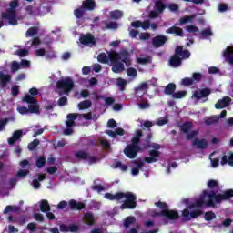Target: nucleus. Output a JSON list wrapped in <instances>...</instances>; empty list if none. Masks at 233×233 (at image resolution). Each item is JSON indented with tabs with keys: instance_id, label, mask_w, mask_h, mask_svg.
I'll use <instances>...</instances> for the list:
<instances>
[{
	"instance_id": "nucleus-35",
	"label": "nucleus",
	"mask_w": 233,
	"mask_h": 233,
	"mask_svg": "<svg viewBox=\"0 0 233 233\" xmlns=\"http://www.w3.org/2000/svg\"><path fill=\"white\" fill-rule=\"evenodd\" d=\"M37 34H39V27L37 26H33L30 27L26 33H25V36L26 37H34L35 35H37Z\"/></svg>"
},
{
	"instance_id": "nucleus-40",
	"label": "nucleus",
	"mask_w": 233,
	"mask_h": 233,
	"mask_svg": "<svg viewBox=\"0 0 233 233\" xmlns=\"http://www.w3.org/2000/svg\"><path fill=\"white\" fill-rule=\"evenodd\" d=\"M208 188L210 190L218 189L219 188V182L218 180L210 179L208 181Z\"/></svg>"
},
{
	"instance_id": "nucleus-52",
	"label": "nucleus",
	"mask_w": 233,
	"mask_h": 233,
	"mask_svg": "<svg viewBox=\"0 0 233 233\" xmlns=\"http://www.w3.org/2000/svg\"><path fill=\"white\" fill-rule=\"evenodd\" d=\"M115 168H120V170H122V172H127L128 170V167L127 165H123V163H121V161L116 162Z\"/></svg>"
},
{
	"instance_id": "nucleus-31",
	"label": "nucleus",
	"mask_w": 233,
	"mask_h": 233,
	"mask_svg": "<svg viewBox=\"0 0 233 233\" xmlns=\"http://www.w3.org/2000/svg\"><path fill=\"white\" fill-rule=\"evenodd\" d=\"M98 63H102L103 65L108 64L110 61V55H106V53H100L97 56Z\"/></svg>"
},
{
	"instance_id": "nucleus-32",
	"label": "nucleus",
	"mask_w": 233,
	"mask_h": 233,
	"mask_svg": "<svg viewBox=\"0 0 233 233\" xmlns=\"http://www.w3.org/2000/svg\"><path fill=\"white\" fill-rule=\"evenodd\" d=\"M155 8L158 14H163V12H165V8H167V5H165L161 0H157L155 2Z\"/></svg>"
},
{
	"instance_id": "nucleus-50",
	"label": "nucleus",
	"mask_w": 233,
	"mask_h": 233,
	"mask_svg": "<svg viewBox=\"0 0 233 233\" xmlns=\"http://www.w3.org/2000/svg\"><path fill=\"white\" fill-rule=\"evenodd\" d=\"M186 30L189 34H196V32H199V28H198V26H196L194 25H189L186 26Z\"/></svg>"
},
{
	"instance_id": "nucleus-47",
	"label": "nucleus",
	"mask_w": 233,
	"mask_h": 233,
	"mask_svg": "<svg viewBox=\"0 0 233 233\" xmlns=\"http://www.w3.org/2000/svg\"><path fill=\"white\" fill-rule=\"evenodd\" d=\"M224 57L228 59L229 65H233V55H230V48H226L224 51Z\"/></svg>"
},
{
	"instance_id": "nucleus-10",
	"label": "nucleus",
	"mask_w": 233,
	"mask_h": 233,
	"mask_svg": "<svg viewBox=\"0 0 233 233\" xmlns=\"http://www.w3.org/2000/svg\"><path fill=\"white\" fill-rule=\"evenodd\" d=\"M203 214V211L201 209H196L190 212L188 208H185L182 211V216L184 217L185 221H190V219H196V218H199Z\"/></svg>"
},
{
	"instance_id": "nucleus-59",
	"label": "nucleus",
	"mask_w": 233,
	"mask_h": 233,
	"mask_svg": "<svg viewBox=\"0 0 233 233\" xmlns=\"http://www.w3.org/2000/svg\"><path fill=\"white\" fill-rule=\"evenodd\" d=\"M66 105H68V98L66 96L60 97L58 100V106H66Z\"/></svg>"
},
{
	"instance_id": "nucleus-4",
	"label": "nucleus",
	"mask_w": 233,
	"mask_h": 233,
	"mask_svg": "<svg viewBox=\"0 0 233 233\" xmlns=\"http://www.w3.org/2000/svg\"><path fill=\"white\" fill-rule=\"evenodd\" d=\"M9 6L10 8L5 13H2V19L8 21L11 26H17L19 23L17 22V9L15 8L19 6V2L17 0L11 1Z\"/></svg>"
},
{
	"instance_id": "nucleus-11",
	"label": "nucleus",
	"mask_w": 233,
	"mask_h": 233,
	"mask_svg": "<svg viewBox=\"0 0 233 233\" xmlns=\"http://www.w3.org/2000/svg\"><path fill=\"white\" fill-rule=\"evenodd\" d=\"M168 41V37L163 35H158L152 38V46L154 48H161Z\"/></svg>"
},
{
	"instance_id": "nucleus-42",
	"label": "nucleus",
	"mask_w": 233,
	"mask_h": 233,
	"mask_svg": "<svg viewBox=\"0 0 233 233\" xmlns=\"http://www.w3.org/2000/svg\"><path fill=\"white\" fill-rule=\"evenodd\" d=\"M127 83L128 82L126 79H123V78L116 79V85H117V86H119V88L122 92H123V90H125Z\"/></svg>"
},
{
	"instance_id": "nucleus-39",
	"label": "nucleus",
	"mask_w": 233,
	"mask_h": 233,
	"mask_svg": "<svg viewBox=\"0 0 233 233\" xmlns=\"http://www.w3.org/2000/svg\"><path fill=\"white\" fill-rule=\"evenodd\" d=\"M41 212H50V204L48 200H42L40 204Z\"/></svg>"
},
{
	"instance_id": "nucleus-64",
	"label": "nucleus",
	"mask_w": 233,
	"mask_h": 233,
	"mask_svg": "<svg viewBox=\"0 0 233 233\" xmlns=\"http://www.w3.org/2000/svg\"><path fill=\"white\" fill-rule=\"evenodd\" d=\"M17 53H18L19 57H26V56H28L27 49H19L17 51Z\"/></svg>"
},
{
	"instance_id": "nucleus-19",
	"label": "nucleus",
	"mask_w": 233,
	"mask_h": 233,
	"mask_svg": "<svg viewBox=\"0 0 233 233\" xmlns=\"http://www.w3.org/2000/svg\"><path fill=\"white\" fill-rule=\"evenodd\" d=\"M12 81V76L8 74L3 73V71H0V85L2 88H5Z\"/></svg>"
},
{
	"instance_id": "nucleus-53",
	"label": "nucleus",
	"mask_w": 233,
	"mask_h": 233,
	"mask_svg": "<svg viewBox=\"0 0 233 233\" xmlns=\"http://www.w3.org/2000/svg\"><path fill=\"white\" fill-rule=\"evenodd\" d=\"M106 28L107 30H117L118 25L116 22H108L106 24Z\"/></svg>"
},
{
	"instance_id": "nucleus-14",
	"label": "nucleus",
	"mask_w": 233,
	"mask_h": 233,
	"mask_svg": "<svg viewBox=\"0 0 233 233\" xmlns=\"http://www.w3.org/2000/svg\"><path fill=\"white\" fill-rule=\"evenodd\" d=\"M161 156V152L157 151V150H150L149 151V157H146L144 158V161L146 163H157V161H159V159H157V157H159Z\"/></svg>"
},
{
	"instance_id": "nucleus-44",
	"label": "nucleus",
	"mask_w": 233,
	"mask_h": 233,
	"mask_svg": "<svg viewBox=\"0 0 233 233\" xmlns=\"http://www.w3.org/2000/svg\"><path fill=\"white\" fill-rule=\"evenodd\" d=\"M40 144H41V141H39V139H35L34 141L28 144L27 148L28 150H31V151L35 150V148H37V147H39Z\"/></svg>"
},
{
	"instance_id": "nucleus-5",
	"label": "nucleus",
	"mask_w": 233,
	"mask_h": 233,
	"mask_svg": "<svg viewBox=\"0 0 233 233\" xmlns=\"http://www.w3.org/2000/svg\"><path fill=\"white\" fill-rule=\"evenodd\" d=\"M126 200L120 206L121 210H134L137 207V202H136V196L131 192L123 193V199Z\"/></svg>"
},
{
	"instance_id": "nucleus-7",
	"label": "nucleus",
	"mask_w": 233,
	"mask_h": 233,
	"mask_svg": "<svg viewBox=\"0 0 233 233\" xmlns=\"http://www.w3.org/2000/svg\"><path fill=\"white\" fill-rule=\"evenodd\" d=\"M23 101L24 103H27L29 105V114H39V102L37 99H35V97L27 94L23 97Z\"/></svg>"
},
{
	"instance_id": "nucleus-29",
	"label": "nucleus",
	"mask_w": 233,
	"mask_h": 233,
	"mask_svg": "<svg viewBox=\"0 0 233 233\" xmlns=\"http://www.w3.org/2000/svg\"><path fill=\"white\" fill-rule=\"evenodd\" d=\"M176 92V84L169 83L167 86H166L164 89V94L166 96H174V93Z\"/></svg>"
},
{
	"instance_id": "nucleus-23",
	"label": "nucleus",
	"mask_w": 233,
	"mask_h": 233,
	"mask_svg": "<svg viewBox=\"0 0 233 233\" xmlns=\"http://www.w3.org/2000/svg\"><path fill=\"white\" fill-rule=\"evenodd\" d=\"M96 6H97V5L94 0H85L82 3V7L84 8V10H87L88 12H92V10H95Z\"/></svg>"
},
{
	"instance_id": "nucleus-51",
	"label": "nucleus",
	"mask_w": 233,
	"mask_h": 233,
	"mask_svg": "<svg viewBox=\"0 0 233 233\" xmlns=\"http://www.w3.org/2000/svg\"><path fill=\"white\" fill-rule=\"evenodd\" d=\"M127 75L129 76V77H137V70L133 67H129L127 69Z\"/></svg>"
},
{
	"instance_id": "nucleus-46",
	"label": "nucleus",
	"mask_w": 233,
	"mask_h": 233,
	"mask_svg": "<svg viewBox=\"0 0 233 233\" xmlns=\"http://www.w3.org/2000/svg\"><path fill=\"white\" fill-rule=\"evenodd\" d=\"M46 165V158L44 156H41L36 160V167L37 168H43Z\"/></svg>"
},
{
	"instance_id": "nucleus-33",
	"label": "nucleus",
	"mask_w": 233,
	"mask_h": 233,
	"mask_svg": "<svg viewBox=\"0 0 233 233\" xmlns=\"http://www.w3.org/2000/svg\"><path fill=\"white\" fill-rule=\"evenodd\" d=\"M192 122H184L181 126H180V130L184 133V134H188V132H190V130H192Z\"/></svg>"
},
{
	"instance_id": "nucleus-37",
	"label": "nucleus",
	"mask_w": 233,
	"mask_h": 233,
	"mask_svg": "<svg viewBox=\"0 0 233 233\" xmlns=\"http://www.w3.org/2000/svg\"><path fill=\"white\" fill-rule=\"evenodd\" d=\"M85 8L81 6L80 8H76L74 10V15L76 17V19H83V16L85 15Z\"/></svg>"
},
{
	"instance_id": "nucleus-62",
	"label": "nucleus",
	"mask_w": 233,
	"mask_h": 233,
	"mask_svg": "<svg viewBox=\"0 0 233 233\" xmlns=\"http://www.w3.org/2000/svg\"><path fill=\"white\" fill-rule=\"evenodd\" d=\"M167 8L170 10V12H177L179 10V5L177 4H169Z\"/></svg>"
},
{
	"instance_id": "nucleus-3",
	"label": "nucleus",
	"mask_w": 233,
	"mask_h": 233,
	"mask_svg": "<svg viewBox=\"0 0 233 233\" xmlns=\"http://www.w3.org/2000/svg\"><path fill=\"white\" fill-rule=\"evenodd\" d=\"M188 57H190L188 49H183V46H177L175 54L169 58V66L172 68H177L183 64V59H188Z\"/></svg>"
},
{
	"instance_id": "nucleus-18",
	"label": "nucleus",
	"mask_w": 233,
	"mask_h": 233,
	"mask_svg": "<svg viewBox=\"0 0 233 233\" xmlns=\"http://www.w3.org/2000/svg\"><path fill=\"white\" fill-rule=\"evenodd\" d=\"M166 34H171V35H176L177 37H183V29L181 27H178L177 25H173L169 27L168 29L166 30Z\"/></svg>"
},
{
	"instance_id": "nucleus-58",
	"label": "nucleus",
	"mask_w": 233,
	"mask_h": 233,
	"mask_svg": "<svg viewBox=\"0 0 233 233\" xmlns=\"http://www.w3.org/2000/svg\"><path fill=\"white\" fill-rule=\"evenodd\" d=\"M30 174V170L28 169H20L16 176L17 177H25V176H28Z\"/></svg>"
},
{
	"instance_id": "nucleus-43",
	"label": "nucleus",
	"mask_w": 233,
	"mask_h": 233,
	"mask_svg": "<svg viewBox=\"0 0 233 233\" xmlns=\"http://www.w3.org/2000/svg\"><path fill=\"white\" fill-rule=\"evenodd\" d=\"M200 34L202 39H207V37L214 35V33H212V30L210 28L202 30Z\"/></svg>"
},
{
	"instance_id": "nucleus-30",
	"label": "nucleus",
	"mask_w": 233,
	"mask_h": 233,
	"mask_svg": "<svg viewBox=\"0 0 233 233\" xmlns=\"http://www.w3.org/2000/svg\"><path fill=\"white\" fill-rule=\"evenodd\" d=\"M110 19H114L115 21H117L123 17V11L121 10H114L109 13Z\"/></svg>"
},
{
	"instance_id": "nucleus-20",
	"label": "nucleus",
	"mask_w": 233,
	"mask_h": 233,
	"mask_svg": "<svg viewBox=\"0 0 233 233\" xmlns=\"http://www.w3.org/2000/svg\"><path fill=\"white\" fill-rule=\"evenodd\" d=\"M149 86L147 82H143L140 85H138L137 87H135V94L137 95H141L144 96L147 90H148Z\"/></svg>"
},
{
	"instance_id": "nucleus-26",
	"label": "nucleus",
	"mask_w": 233,
	"mask_h": 233,
	"mask_svg": "<svg viewBox=\"0 0 233 233\" xmlns=\"http://www.w3.org/2000/svg\"><path fill=\"white\" fill-rule=\"evenodd\" d=\"M84 223L86 225H88L89 227H92L94 223H96V220L94 218V214L87 212L84 215Z\"/></svg>"
},
{
	"instance_id": "nucleus-21",
	"label": "nucleus",
	"mask_w": 233,
	"mask_h": 233,
	"mask_svg": "<svg viewBox=\"0 0 233 233\" xmlns=\"http://www.w3.org/2000/svg\"><path fill=\"white\" fill-rule=\"evenodd\" d=\"M163 215H164V218H167V219H170V220L179 219V212L176 210L167 209L164 211Z\"/></svg>"
},
{
	"instance_id": "nucleus-17",
	"label": "nucleus",
	"mask_w": 233,
	"mask_h": 233,
	"mask_svg": "<svg viewBox=\"0 0 233 233\" xmlns=\"http://www.w3.org/2000/svg\"><path fill=\"white\" fill-rule=\"evenodd\" d=\"M79 117V114L77 113H70L67 115V121H66V125L68 128H72V127H76V119Z\"/></svg>"
},
{
	"instance_id": "nucleus-34",
	"label": "nucleus",
	"mask_w": 233,
	"mask_h": 233,
	"mask_svg": "<svg viewBox=\"0 0 233 233\" xmlns=\"http://www.w3.org/2000/svg\"><path fill=\"white\" fill-rule=\"evenodd\" d=\"M91 107H92V101L90 100H84L78 104L79 110H87V108H91Z\"/></svg>"
},
{
	"instance_id": "nucleus-8",
	"label": "nucleus",
	"mask_w": 233,
	"mask_h": 233,
	"mask_svg": "<svg viewBox=\"0 0 233 233\" xmlns=\"http://www.w3.org/2000/svg\"><path fill=\"white\" fill-rule=\"evenodd\" d=\"M140 151H141V147L139 146L129 144L124 149V154L129 159H136V157H137V152H140Z\"/></svg>"
},
{
	"instance_id": "nucleus-61",
	"label": "nucleus",
	"mask_w": 233,
	"mask_h": 233,
	"mask_svg": "<svg viewBox=\"0 0 233 233\" xmlns=\"http://www.w3.org/2000/svg\"><path fill=\"white\" fill-rule=\"evenodd\" d=\"M15 139L19 141L20 137H23V130H15L12 136Z\"/></svg>"
},
{
	"instance_id": "nucleus-1",
	"label": "nucleus",
	"mask_w": 233,
	"mask_h": 233,
	"mask_svg": "<svg viewBox=\"0 0 233 233\" xmlns=\"http://www.w3.org/2000/svg\"><path fill=\"white\" fill-rule=\"evenodd\" d=\"M233 198V189L224 190L222 193L217 194L216 191L203 190L199 198L195 203L190 204L187 208L192 210L194 208H201L207 207L209 208H216V205H221L223 201H228Z\"/></svg>"
},
{
	"instance_id": "nucleus-57",
	"label": "nucleus",
	"mask_w": 233,
	"mask_h": 233,
	"mask_svg": "<svg viewBox=\"0 0 233 233\" xmlns=\"http://www.w3.org/2000/svg\"><path fill=\"white\" fill-rule=\"evenodd\" d=\"M193 79V83H198V81H201V79H203V75L201 73H193L192 75V78Z\"/></svg>"
},
{
	"instance_id": "nucleus-2",
	"label": "nucleus",
	"mask_w": 233,
	"mask_h": 233,
	"mask_svg": "<svg viewBox=\"0 0 233 233\" xmlns=\"http://www.w3.org/2000/svg\"><path fill=\"white\" fill-rule=\"evenodd\" d=\"M109 59L112 65L111 70L115 74H121V72H124L125 65L126 66H130L132 65V62L130 61V53L127 50H122L119 53H110Z\"/></svg>"
},
{
	"instance_id": "nucleus-24",
	"label": "nucleus",
	"mask_w": 233,
	"mask_h": 233,
	"mask_svg": "<svg viewBox=\"0 0 233 233\" xmlns=\"http://www.w3.org/2000/svg\"><path fill=\"white\" fill-rule=\"evenodd\" d=\"M106 199H109V201H121L123 199V192H117L116 194L106 193Z\"/></svg>"
},
{
	"instance_id": "nucleus-36",
	"label": "nucleus",
	"mask_w": 233,
	"mask_h": 233,
	"mask_svg": "<svg viewBox=\"0 0 233 233\" xmlns=\"http://www.w3.org/2000/svg\"><path fill=\"white\" fill-rule=\"evenodd\" d=\"M218 121H219V116L214 115V116H209V117H207L205 119V124L208 127H210V125H214L215 123H218Z\"/></svg>"
},
{
	"instance_id": "nucleus-6",
	"label": "nucleus",
	"mask_w": 233,
	"mask_h": 233,
	"mask_svg": "<svg viewBox=\"0 0 233 233\" xmlns=\"http://www.w3.org/2000/svg\"><path fill=\"white\" fill-rule=\"evenodd\" d=\"M56 86L58 90H63L64 94H69V92L74 90V86H76V85L74 84V79H72V77L66 76L64 79L58 80Z\"/></svg>"
},
{
	"instance_id": "nucleus-54",
	"label": "nucleus",
	"mask_w": 233,
	"mask_h": 233,
	"mask_svg": "<svg viewBox=\"0 0 233 233\" xmlns=\"http://www.w3.org/2000/svg\"><path fill=\"white\" fill-rule=\"evenodd\" d=\"M21 68V64H19L17 61H13L11 64V72L15 73L17 72Z\"/></svg>"
},
{
	"instance_id": "nucleus-25",
	"label": "nucleus",
	"mask_w": 233,
	"mask_h": 233,
	"mask_svg": "<svg viewBox=\"0 0 233 233\" xmlns=\"http://www.w3.org/2000/svg\"><path fill=\"white\" fill-rule=\"evenodd\" d=\"M141 137H143V131L141 129H137L136 131L135 137L131 139V144L135 147H139V143H141Z\"/></svg>"
},
{
	"instance_id": "nucleus-41",
	"label": "nucleus",
	"mask_w": 233,
	"mask_h": 233,
	"mask_svg": "<svg viewBox=\"0 0 233 233\" xmlns=\"http://www.w3.org/2000/svg\"><path fill=\"white\" fill-rule=\"evenodd\" d=\"M134 223H136V217H127L124 220V227L128 228V227H130V225H134Z\"/></svg>"
},
{
	"instance_id": "nucleus-38",
	"label": "nucleus",
	"mask_w": 233,
	"mask_h": 233,
	"mask_svg": "<svg viewBox=\"0 0 233 233\" xmlns=\"http://www.w3.org/2000/svg\"><path fill=\"white\" fill-rule=\"evenodd\" d=\"M199 136V129L193 130L191 132L187 133L186 138L187 141H192V139H196Z\"/></svg>"
},
{
	"instance_id": "nucleus-28",
	"label": "nucleus",
	"mask_w": 233,
	"mask_h": 233,
	"mask_svg": "<svg viewBox=\"0 0 233 233\" xmlns=\"http://www.w3.org/2000/svg\"><path fill=\"white\" fill-rule=\"evenodd\" d=\"M195 17H196V15H186L179 19V23H177L176 26L177 25L182 26V25H187V23H192Z\"/></svg>"
},
{
	"instance_id": "nucleus-22",
	"label": "nucleus",
	"mask_w": 233,
	"mask_h": 233,
	"mask_svg": "<svg viewBox=\"0 0 233 233\" xmlns=\"http://www.w3.org/2000/svg\"><path fill=\"white\" fill-rule=\"evenodd\" d=\"M106 134H107V136H109L110 137H113V139H116V137H117L118 136H125V129L117 127L116 129H115V131L106 130Z\"/></svg>"
},
{
	"instance_id": "nucleus-12",
	"label": "nucleus",
	"mask_w": 233,
	"mask_h": 233,
	"mask_svg": "<svg viewBox=\"0 0 233 233\" xmlns=\"http://www.w3.org/2000/svg\"><path fill=\"white\" fill-rule=\"evenodd\" d=\"M68 207L70 210H84V208H86V204L81 201L77 202L76 199H70Z\"/></svg>"
},
{
	"instance_id": "nucleus-13",
	"label": "nucleus",
	"mask_w": 233,
	"mask_h": 233,
	"mask_svg": "<svg viewBox=\"0 0 233 233\" xmlns=\"http://www.w3.org/2000/svg\"><path fill=\"white\" fill-rule=\"evenodd\" d=\"M192 146L195 147L198 150H207L208 148V141L207 139H194L192 142Z\"/></svg>"
},
{
	"instance_id": "nucleus-49",
	"label": "nucleus",
	"mask_w": 233,
	"mask_h": 233,
	"mask_svg": "<svg viewBox=\"0 0 233 233\" xmlns=\"http://www.w3.org/2000/svg\"><path fill=\"white\" fill-rule=\"evenodd\" d=\"M181 85H183V86H192V85H194V79L190 77H185L182 79Z\"/></svg>"
},
{
	"instance_id": "nucleus-63",
	"label": "nucleus",
	"mask_w": 233,
	"mask_h": 233,
	"mask_svg": "<svg viewBox=\"0 0 233 233\" xmlns=\"http://www.w3.org/2000/svg\"><path fill=\"white\" fill-rule=\"evenodd\" d=\"M69 232H78L79 231V226L76 224H71L68 226Z\"/></svg>"
},
{
	"instance_id": "nucleus-9",
	"label": "nucleus",
	"mask_w": 233,
	"mask_h": 233,
	"mask_svg": "<svg viewBox=\"0 0 233 233\" xmlns=\"http://www.w3.org/2000/svg\"><path fill=\"white\" fill-rule=\"evenodd\" d=\"M210 94H212V90H210V88L206 87V88H202L200 90H196L193 94V97H195V99H198V101H199V99H205L203 100V103H206V101H208V96H210Z\"/></svg>"
},
{
	"instance_id": "nucleus-55",
	"label": "nucleus",
	"mask_w": 233,
	"mask_h": 233,
	"mask_svg": "<svg viewBox=\"0 0 233 233\" xmlns=\"http://www.w3.org/2000/svg\"><path fill=\"white\" fill-rule=\"evenodd\" d=\"M144 148H153V150H159L161 148V145L157 143H151L149 145H144Z\"/></svg>"
},
{
	"instance_id": "nucleus-60",
	"label": "nucleus",
	"mask_w": 233,
	"mask_h": 233,
	"mask_svg": "<svg viewBox=\"0 0 233 233\" xmlns=\"http://www.w3.org/2000/svg\"><path fill=\"white\" fill-rule=\"evenodd\" d=\"M11 94L13 97H17V96H19V86H13L11 88Z\"/></svg>"
},
{
	"instance_id": "nucleus-15",
	"label": "nucleus",
	"mask_w": 233,
	"mask_h": 233,
	"mask_svg": "<svg viewBox=\"0 0 233 233\" xmlns=\"http://www.w3.org/2000/svg\"><path fill=\"white\" fill-rule=\"evenodd\" d=\"M230 101H232L230 96H224L222 99L217 102V105H215V108H217V110L227 108V106L230 105Z\"/></svg>"
},
{
	"instance_id": "nucleus-48",
	"label": "nucleus",
	"mask_w": 233,
	"mask_h": 233,
	"mask_svg": "<svg viewBox=\"0 0 233 233\" xmlns=\"http://www.w3.org/2000/svg\"><path fill=\"white\" fill-rule=\"evenodd\" d=\"M187 96V91H177L172 96L173 99H183Z\"/></svg>"
},
{
	"instance_id": "nucleus-45",
	"label": "nucleus",
	"mask_w": 233,
	"mask_h": 233,
	"mask_svg": "<svg viewBox=\"0 0 233 233\" xmlns=\"http://www.w3.org/2000/svg\"><path fill=\"white\" fill-rule=\"evenodd\" d=\"M204 219L206 221H212V219H216V213H214L213 211H207L204 214Z\"/></svg>"
},
{
	"instance_id": "nucleus-56",
	"label": "nucleus",
	"mask_w": 233,
	"mask_h": 233,
	"mask_svg": "<svg viewBox=\"0 0 233 233\" xmlns=\"http://www.w3.org/2000/svg\"><path fill=\"white\" fill-rule=\"evenodd\" d=\"M155 207H158V208H161L162 210H168V205L167 204V202H156Z\"/></svg>"
},
{
	"instance_id": "nucleus-16",
	"label": "nucleus",
	"mask_w": 233,
	"mask_h": 233,
	"mask_svg": "<svg viewBox=\"0 0 233 233\" xmlns=\"http://www.w3.org/2000/svg\"><path fill=\"white\" fill-rule=\"evenodd\" d=\"M79 41L82 45H96V38L92 34L80 36Z\"/></svg>"
},
{
	"instance_id": "nucleus-27",
	"label": "nucleus",
	"mask_w": 233,
	"mask_h": 233,
	"mask_svg": "<svg viewBox=\"0 0 233 233\" xmlns=\"http://www.w3.org/2000/svg\"><path fill=\"white\" fill-rule=\"evenodd\" d=\"M75 157L79 161H86L88 159V152L85 150H78L75 153Z\"/></svg>"
}]
</instances>
